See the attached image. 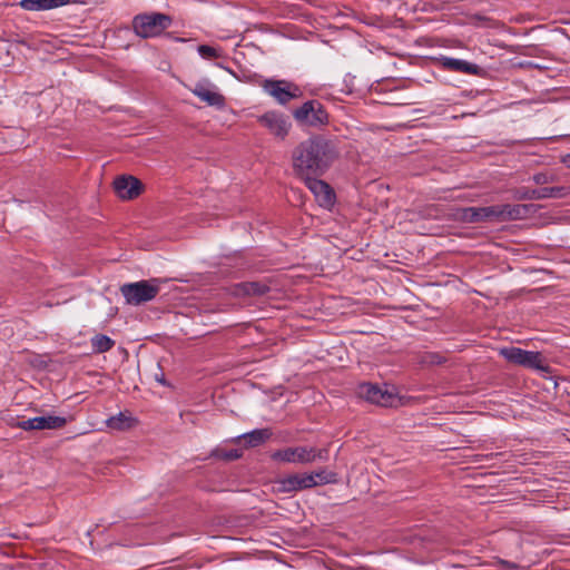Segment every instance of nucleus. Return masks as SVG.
<instances>
[{
    "instance_id": "6e6552de",
    "label": "nucleus",
    "mask_w": 570,
    "mask_h": 570,
    "mask_svg": "<svg viewBox=\"0 0 570 570\" xmlns=\"http://www.w3.org/2000/svg\"><path fill=\"white\" fill-rule=\"evenodd\" d=\"M257 121L262 127L267 129L271 135L281 140L287 137L292 127L288 117L276 110H269L258 116Z\"/></svg>"
},
{
    "instance_id": "cd10ccee",
    "label": "nucleus",
    "mask_w": 570,
    "mask_h": 570,
    "mask_svg": "<svg viewBox=\"0 0 570 570\" xmlns=\"http://www.w3.org/2000/svg\"><path fill=\"white\" fill-rule=\"evenodd\" d=\"M424 362H429L431 364H441L442 363V357L440 355H438V354H430V355L426 356Z\"/></svg>"
},
{
    "instance_id": "9b49d317",
    "label": "nucleus",
    "mask_w": 570,
    "mask_h": 570,
    "mask_svg": "<svg viewBox=\"0 0 570 570\" xmlns=\"http://www.w3.org/2000/svg\"><path fill=\"white\" fill-rule=\"evenodd\" d=\"M67 423L62 416L48 415V416H36L22 421H11L9 425L11 428H18L24 431L31 430H56L65 426Z\"/></svg>"
},
{
    "instance_id": "2eb2a0df",
    "label": "nucleus",
    "mask_w": 570,
    "mask_h": 570,
    "mask_svg": "<svg viewBox=\"0 0 570 570\" xmlns=\"http://www.w3.org/2000/svg\"><path fill=\"white\" fill-rule=\"evenodd\" d=\"M278 492H295L304 489H309L315 487V482L313 481V476H308V473L293 474L288 475L277 483Z\"/></svg>"
},
{
    "instance_id": "f03ea898",
    "label": "nucleus",
    "mask_w": 570,
    "mask_h": 570,
    "mask_svg": "<svg viewBox=\"0 0 570 570\" xmlns=\"http://www.w3.org/2000/svg\"><path fill=\"white\" fill-rule=\"evenodd\" d=\"M173 24V18L161 12H144L131 20L134 33L141 39L160 37Z\"/></svg>"
},
{
    "instance_id": "412c9836",
    "label": "nucleus",
    "mask_w": 570,
    "mask_h": 570,
    "mask_svg": "<svg viewBox=\"0 0 570 570\" xmlns=\"http://www.w3.org/2000/svg\"><path fill=\"white\" fill-rule=\"evenodd\" d=\"M268 292L269 286L262 282H245L235 287V294L244 296H263Z\"/></svg>"
},
{
    "instance_id": "6ab92c4d",
    "label": "nucleus",
    "mask_w": 570,
    "mask_h": 570,
    "mask_svg": "<svg viewBox=\"0 0 570 570\" xmlns=\"http://www.w3.org/2000/svg\"><path fill=\"white\" fill-rule=\"evenodd\" d=\"M69 1L70 0H21L20 6L28 11H45L66 6Z\"/></svg>"
},
{
    "instance_id": "39448f33",
    "label": "nucleus",
    "mask_w": 570,
    "mask_h": 570,
    "mask_svg": "<svg viewBox=\"0 0 570 570\" xmlns=\"http://www.w3.org/2000/svg\"><path fill=\"white\" fill-rule=\"evenodd\" d=\"M499 354L515 365L542 372H548L549 370L541 353L537 351H525L520 347L508 346L500 348Z\"/></svg>"
},
{
    "instance_id": "aec40b11",
    "label": "nucleus",
    "mask_w": 570,
    "mask_h": 570,
    "mask_svg": "<svg viewBox=\"0 0 570 570\" xmlns=\"http://www.w3.org/2000/svg\"><path fill=\"white\" fill-rule=\"evenodd\" d=\"M106 426L112 431H127L134 428L137 420L126 412H119L106 420Z\"/></svg>"
},
{
    "instance_id": "393cba45",
    "label": "nucleus",
    "mask_w": 570,
    "mask_h": 570,
    "mask_svg": "<svg viewBox=\"0 0 570 570\" xmlns=\"http://www.w3.org/2000/svg\"><path fill=\"white\" fill-rule=\"evenodd\" d=\"M199 56L203 59L212 60L220 57V52L217 48L207 45H200L197 48Z\"/></svg>"
},
{
    "instance_id": "0eeeda50",
    "label": "nucleus",
    "mask_w": 570,
    "mask_h": 570,
    "mask_svg": "<svg viewBox=\"0 0 570 570\" xmlns=\"http://www.w3.org/2000/svg\"><path fill=\"white\" fill-rule=\"evenodd\" d=\"M262 88L283 106L302 95L298 86L287 80L266 79L263 81Z\"/></svg>"
},
{
    "instance_id": "dca6fc26",
    "label": "nucleus",
    "mask_w": 570,
    "mask_h": 570,
    "mask_svg": "<svg viewBox=\"0 0 570 570\" xmlns=\"http://www.w3.org/2000/svg\"><path fill=\"white\" fill-rule=\"evenodd\" d=\"M458 218L464 223H479L495 219L494 206L466 207L458 212Z\"/></svg>"
},
{
    "instance_id": "423d86ee",
    "label": "nucleus",
    "mask_w": 570,
    "mask_h": 570,
    "mask_svg": "<svg viewBox=\"0 0 570 570\" xmlns=\"http://www.w3.org/2000/svg\"><path fill=\"white\" fill-rule=\"evenodd\" d=\"M294 118L301 125L321 127L327 124L328 115L323 105L317 100L304 102L293 112Z\"/></svg>"
},
{
    "instance_id": "a878e982",
    "label": "nucleus",
    "mask_w": 570,
    "mask_h": 570,
    "mask_svg": "<svg viewBox=\"0 0 570 570\" xmlns=\"http://www.w3.org/2000/svg\"><path fill=\"white\" fill-rule=\"evenodd\" d=\"M214 454H215V456L226 460V461L236 460L242 456V452L237 449H233L229 451L217 449V450H215Z\"/></svg>"
},
{
    "instance_id": "b1692460",
    "label": "nucleus",
    "mask_w": 570,
    "mask_h": 570,
    "mask_svg": "<svg viewBox=\"0 0 570 570\" xmlns=\"http://www.w3.org/2000/svg\"><path fill=\"white\" fill-rule=\"evenodd\" d=\"M308 476H313L315 487L320 484H328L336 482V473L327 472L326 470L308 473Z\"/></svg>"
},
{
    "instance_id": "4be33fe9",
    "label": "nucleus",
    "mask_w": 570,
    "mask_h": 570,
    "mask_svg": "<svg viewBox=\"0 0 570 570\" xmlns=\"http://www.w3.org/2000/svg\"><path fill=\"white\" fill-rule=\"evenodd\" d=\"M272 436L269 429H257L250 432L244 433L236 438V440H244L248 446H258L267 441Z\"/></svg>"
},
{
    "instance_id": "a211bd4d",
    "label": "nucleus",
    "mask_w": 570,
    "mask_h": 570,
    "mask_svg": "<svg viewBox=\"0 0 570 570\" xmlns=\"http://www.w3.org/2000/svg\"><path fill=\"white\" fill-rule=\"evenodd\" d=\"M442 66L448 70L463 72L466 75H478L480 71V67L475 63L450 57L442 58Z\"/></svg>"
},
{
    "instance_id": "9d476101",
    "label": "nucleus",
    "mask_w": 570,
    "mask_h": 570,
    "mask_svg": "<svg viewBox=\"0 0 570 570\" xmlns=\"http://www.w3.org/2000/svg\"><path fill=\"white\" fill-rule=\"evenodd\" d=\"M318 175L299 176L306 187L313 193L317 203L324 208H331L335 202V194L324 180L317 179Z\"/></svg>"
},
{
    "instance_id": "7ed1b4c3",
    "label": "nucleus",
    "mask_w": 570,
    "mask_h": 570,
    "mask_svg": "<svg viewBox=\"0 0 570 570\" xmlns=\"http://www.w3.org/2000/svg\"><path fill=\"white\" fill-rule=\"evenodd\" d=\"M160 283L159 278L126 283L121 285L120 293L127 304L138 306L153 301L158 295Z\"/></svg>"
},
{
    "instance_id": "c85d7f7f",
    "label": "nucleus",
    "mask_w": 570,
    "mask_h": 570,
    "mask_svg": "<svg viewBox=\"0 0 570 570\" xmlns=\"http://www.w3.org/2000/svg\"><path fill=\"white\" fill-rule=\"evenodd\" d=\"M156 380H157L161 385H167V382H166V380L164 379V375H161L160 377H156Z\"/></svg>"
},
{
    "instance_id": "bb28decb",
    "label": "nucleus",
    "mask_w": 570,
    "mask_h": 570,
    "mask_svg": "<svg viewBox=\"0 0 570 570\" xmlns=\"http://www.w3.org/2000/svg\"><path fill=\"white\" fill-rule=\"evenodd\" d=\"M533 181L538 185H543V184H547L549 183V177L546 175V174H535L533 176Z\"/></svg>"
},
{
    "instance_id": "5701e85b",
    "label": "nucleus",
    "mask_w": 570,
    "mask_h": 570,
    "mask_svg": "<svg viewBox=\"0 0 570 570\" xmlns=\"http://www.w3.org/2000/svg\"><path fill=\"white\" fill-rule=\"evenodd\" d=\"M90 344L94 353L101 354L110 351L115 346V341L108 335L97 334L91 337Z\"/></svg>"
},
{
    "instance_id": "f8f14e48",
    "label": "nucleus",
    "mask_w": 570,
    "mask_h": 570,
    "mask_svg": "<svg viewBox=\"0 0 570 570\" xmlns=\"http://www.w3.org/2000/svg\"><path fill=\"white\" fill-rule=\"evenodd\" d=\"M495 220H515L529 217L535 212V205L533 204H502L494 205Z\"/></svg>"
},
{
    "instance_id": "20e7f679",
    "label": "nucleus",
    "mask_w": 570,
    "mask_h": 570,
    "mask_svg": "<svg viewBox=\"0 0 570 570\" xmlns=\"http://www.w3.org/2000/svg\"><path fill=\"white\" fill-rule=\"evenodd\" d=\"M328 452L324 449L295 446L277 450L271 454L273 461L282 463H311L316 459L326 460Z\"/></svg>"
},
{
    "instance_id": "f3484780",
    "label": "nucleus",
    "mask_w": 570,
    "mask_h": 570,
    "mask_svg": "<svg viewBox=\"0 0 570 570\" xmlns=\"http://www.w3.org/2000/svg\"><path fill=\"white\" fill-rule=\"evenodd\" d=\"M570 195V187H543L540 189H532L523 191L519 198L521 199H546V198H562Z\"/></svg>"
},
{
    "instance_id": "ddd939ff",
    "label": "nucleus",
    "mask_w": 570,
    "mask_h": 570,
    "mask_svg": "<svg viewBox=\"0 0 570 570\" xmlns=\"http://www.w3.org/2000/svg\"><path fill=\"white\" fill-rule=\"evenodd\" d=\"M190 91L208 106L222 108L225 105V97L208 80L198 81Z\"/></svg>"
},
{
    "instance_id": "1a4fd4ad",
    "label": "nucleus",
    "mask_w": 570,
    "mask_h": 570,
    "mask_svg": "<svg viewBox=\"0 0 570 570\" xmlns=\"http://www.w3.org/2000/svg\"><path fill=\"white\" fill-rule=\"evenodd\" d=\"M357 394L367 402L380 406H395L399 403L396 394L387 390H383L379 385L372 383L360 384L357 387Z\"/></svg>"
},
{
    "instance_id": "f257e3e1",
    "label": "nucleus",
    "mask_w": 570,
    "mask_h": 570,
    "mask_svg": "<svg viewBox=\"0 0 570 570\" xmlns=\"http://www.w3.org/2000/svg\"><path fill=\"white\" fill-rule=\"evenodd\" d=\"M335 140L316 135L302 142L293 151V168L296 175H323L338 158Z\"/></svg>"
},
{
    "instance_id": "4468645a",
    "label": "nucleus",
    "mask_w": 570,
    "mask_h": 570,
    "mask_svg": "<svg viewBox=\"0 0 570 570\" xmlns=\"http://www.w3.org/2000/svg\"><path fill=\"white\" fill-rule=\"evenodd\" d=\"M114 188L119 198L130 200L142 191V183L134 176H119L114 181Z\"/></svg>"
}]
</instances>
